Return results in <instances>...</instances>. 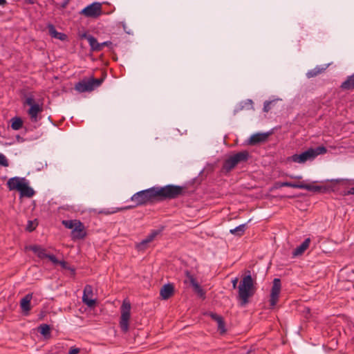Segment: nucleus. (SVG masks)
I'll return each mask as SVG.
<instances>
[{
    "label": "nucleus",
    "instance_id": "79ce46f5",
    "mask_svg": "<svg viewBox=\"0 0 354 354\" xmlns=\"http://www.w3.org/2000/svg\"><path fill=\"white\" fill-rule=\"evenodd\" d=\"M6 0H0V6H5L6 4Z\"/></svg>",
    "mask_w": 354,
    "mask_h": 354
},
{
    "label": "nucleus",
    "instance_id": "f704fd0d",
    "mask_svg": "<svg viewBox=\"0 0 354 354\" xmlns=\"http://www.w3.org/2000/svg\"><path fill=\"white\" fill-rule=\"evenodd\" d=\"M272 101H266L263 104V111L268 112L271 109V104H272Z\"/></svg>",
    "mask_w": 354,
    "mask_h": 354
},
{
    "label": "nucleus",
    "instance_id": "f03ea898",
    "mask_svg": "<svg viewBox=\"0 0 354 354\" xmlns=\"http://www.w3.org/2000/svg\"><path fill=\"white\" fill-rule=\"evenodd\" d=\"M6 185L9 190L18 191L21 197L31 198L35 193L25 178L12 177L7 181Z\"/></svg>",
    "mask_w": 354,
    "mask_h": 354
},
{
    "label": "nucleus",
    "instance_id": "cd10ccee",
    "mask_svg": "<svg viewBox=\"0 0 354 354\" xmlns=\"http://www.w3.org/2000/svg\"><path fill=\"white\" fill-rule=\"evenodd\" d=\"M38 330L39 333L44 337L50 336V328L48 324H41L39 326Z\"/></svg>",
    "mask_w": 354,
    "mask_h": 354
},
{
    "label": "nucleus",
    "instance_id": "e433bc0d",
    "mask_svg": "<svg viewBox=\"0 0 354 354\" xmlns=\"http://www.w3.org/2000/svg\"><path fill=\"white\" fill-rule=\"evenodd\" d=\"M35 225L34 223L31 221H29L28 224L27 225V230L28 231L31 232L33 230H35Z\"/></svg>",
    "mask_w": 354,
    "mask_h": 354
},
{
    "label": "nucleus",
    "instance_id": "5701e85b",
    "mask_svg": "<svg viewBox=\"0 0 354 354\" xmlns=\"http://www.w3.org/2000/svg\"><path fill=\"white\" fill-rule=\"evenodd\" d=\"M210 316L214 320H215L217 322L218 330L221 333L225 332V324L222 317L216 313H211Z\"/></svg>",
    "mask_w": 354,
    "mask_h": 354
},
{
    "label": "nucleus",
    "instance_id": "423d86ee",
    "mask_svg": "<svg viewBox=\"0 0 354 354\" xmlns=\"http://www.w3.org/2000/svg\"><path fill=\"white\" fill-rule=\"evenodd\" d=\"M327 149L324 146H319L315 149L310 148L300 154H294L291 156L292 161L297 163H304L307 160L315 159L318 155L324 154Z\"/></svg>",
    "mask_w": 354,
    "mask_h": 354
},
{
    "label": "nucleus",
    "instance_id": "c9c22d12",
    "mask_svg": "<svg viewBox=\"0 0 354 354\" xmlns=\"http://www.w3.org/2000/svg\"><path fill=\"white\" fill-rule=\"evenodd\" d=\"M101 50L103 49L104 46L110 47L112 48V42L110 41H104L102 43H100Z\"/></svg>",
    "mask_w": 354,
    "mask_h": 354
},
{
    "label": "nucleus",
    "instance_id": "a19ab883",
    "mask_svg": "<svg viewBox=\"0 0 354 354\" xmlns=\"http://www.w3.org/2000/svg\"><path fill=\"white\" fill-rule=\"evenodd\" d=\"M347 194H351V195L354 194V187L349 189V190L347 192Z\"/></svg>",
    "mask_w": 354,
    "mask_h": 354
},
{
    "label": "nucleus",
    "instance_id": "bb28decb",
    "mask_svg": "<svg viewBox=\"0 0 354 354\" xmlns=\"http://www.w3.org/2000/svg\"><path fill=\"white\" fill-rule=\"evenodd\" d=\"M32 250L34 251L41 259L47 258L48 256V254L46 252V250L39 246L35 245L32 247Z\"/></svg>",
    "mask_w": 354,
    "mask_h": 354
},
{
    "label": "nucleus",
    "instance_id": "c85d7f7f",
    "mask_svg": "<svg viewBox=\"0 0 354 354\" xmlns=\"http://www.w3.org/2000/svg\"><path fill=\"white\" fill-rule=\"evenodd\" d=\"M324 71V68H321L318 66L315 67V68L310 70L307 72L306 76L308 78H311L316 77L317 75L322 73Z\"/></svg>",
    "mask_w": 354,
    "mask_h": 354
},
{
    "label": "nucleus",
    "instance_id": "6e6552de",
    "mask_svg": "<svg viewBox=\"0 0 354 354\" xmlns=\"http://www.w3.org/2000/svg\"><path fill=\"white\" fill-rule=\"evenodd\" d=\"M104 79H95L91 77L88 80H83L75 84V88L80 93L90 92L100 86Z\"/></svg>",
    "mask_w": 354,
    "mask_h": 354
},
{
    "label": "nucleus",
    "instance_id": "7ed1b4c3",
    "mask_svg": "<svg viewBox=\"0 0 354 354\" xmlns=\"http://www.w3.org/2000/svg\"><path fill=\"white\" fill-rule=\"evenodd\" d=\"M131 201L135 203L133 207L141 206L158 201L156 187L136 192L131 197Z\"/></svg>",
    "mask_w": 354,
    "mask_h": 354
},
{
    "label": "nucleus",
    "instance_id": "72a5a7b5",
    "mask_svg": "<svg viewBox=\"0 0 354 354\" xmlns=\"http://www.w3.org/2000/svg\"><path fill=\"white\" fill-rule=\"evenodd\" d=\"M0 165L3 167H8L9 165V162L6 157L0 153Z\"/></svg>",
    "mask_w": 354,
    "mask_h": 354
},
{
    "label": "nucleus",
    "instance_id": "dca6fc26",
    "mask_svg": "<svg viewBox=\"0 0 354 354\" xmlns=\"http://www.w3.org/2000/svg\"><path fill=\"white\" fill-rule=\"evenodd\" d=\"M160 231H152L145 239L136 244V248L139 250H143L147 248V245L151 243L159 234Z\"/></svg>",
    "mask_w": 354,
    "mask_h": 354
},
{
    "label": "nucleus",
    "instance_id": "37998d69",
    "mask_svg": "<svg viewBox=\"0 0 354 354\" xmlns=\"http://www.w3.org/2000/svg\"><path fill=\"white\" fill-rule=\"evenodd\" d=\"M290 177L291 178H295V179H301V176H290Z\"/></svg>",
    "mask_w": 354,
    "mask_h": 354
},
{
    "label": "nucleus",
    "instance_id": "2f4dec72",
    "mask_svg": "<svg viewBox=\"0 0 354 354\" xmlns=\"http://www.w3.org/2000/svg\"><path fill=\"white\" fill-rule=\"evenodd\" d=\"M185 275L187 277V279L185 281V283L189 282L191 285H192L196 281V279L194 277L193 275L191 274V273L189 271L187 270L185 272Z\"/></svg>",
    "mask_w": 354,
    "mask_h": 354
},
{
    "label": "nucleus",
    "instance_id": "7c9ffc66",
    "mask_svg": "<svg viewBox=\"0 0 354 354\" xmlns=\"http://www.w3.org/2000/svg\"><path fill=\"white\" fill-rule=\"evenodd\" d=\"M194 290L200 296V297H204L205 296V292L203 290V288L200 286V285L198 283L197 281H196L192 285Z\"/></svg>",
    "mask_w": 354,
    "mask_h": 354
},
{
    "label": "nucleus",
    "instance_id": "2eb2a0df",
    "mask_svg": "<svg viewBox=\"0 0 354 354\" xmlns=\"http://www.w3.org/2000/svg\"><path fill=\"white\" fill-rule=\"evenodd\" d=\"M269 133H257L250 136L248 143L250 145H256L259 143L264 142L267 140Z\"/></svg>",
    "mask_w": 354,
    "mask_h": 354
},
{
    "label": "nucleus",
    "instance_id": "4be33fe9",
    "mask_svg": "<svg viewBox=\"0 0 354 354\" xmlns=\"http://www.w3.org/2000/svg\"><path fill=\"white\" fill-rule=\"evenodd\" d=\"M341 88L348 91L354 89V73L348 76L347 79L342 83Z\"/></svg>",
    "mask_w": 354,
    "mask_h": 354
},
{
    "label": "nucleus",
    "instance_id": "aec40b11",
    "mask_svg": "<svg viewBox=\"0 0 354 354\" xmlns=\"http://www.w3.org/2000/svg\"><path fill=\"white\" fill-rule=\"evenodd\" d=\"M48 28L49 34L51 37L58 39L61 41H64L66 39L67 36L64 33L57 32L53 25H48Z\"/></svg>",
    "mask_w": 354,
    "mask_h": 354
},
{
    "label": "nucleus",
    "instance_id": "ddd939ff",
    "mask_svg": "<svg viewBox=\"0 0 354 354\" xmlns=\"http://www.w3.org/2000/svg\"><path fill=\"white\" fill-rule=\"evenodd\" d=\"M281 281L279 279H274L270 292V305L272 308L274 307L278 302L279 294L281 292Z\"/></svg>",
    "mask_w": 354,
    "mask_h": 354
},
{
    "label": "nucleus",
    "instance_id": "4468645a",
    "mask_svg": "<svg viewBox=\"0 0 354 354\" xmlns=\"http://www.w3.org/2000/svg\"><path fill=\"white\" fill-rule=\"evenodd\" d=\"M92 296L93 288L90 285H86L84 288L82 301L88 307H92L95 304V300L91 299Z\"/></svg>",
    "mask_w": 354,
    "mask_h": 354
},
{
    "label": "nucleus",
    "instance_id": "9b49d317",
    "mask_svg": "<svg viewBox=\"0 0 354 354\" xmlns=\"http://www.w3.org/2000/svg\"><path fill=\"white\" fill-rule=\"evenodd\" d=\"M277 187H289L292 188H299L306 189L308 191L314 192H321L323 189H325L323 187L313 185L311 184H305L303 183H296L291 182H278L277 183Z\"/></svg>",
    "mask_w": 354,
    "mask_h": 354
},
{
    "label": "nucleus",
    "instance_id": "ea45409f",
    "mask_svg": "<svg viewBox=\"0 0 354 354\" xmlns=\"http://www.w3.org/2000/svg\"><path fill=\"white\" fill-rule=\"evenodd\" d=\"M88 37H93V36L91 35H88L87 33H84L81 35L82 39L84 38V39H86L87 40H88Z\"/></svg>",
    "mask_w": 354,
    "mask_h": 354
},
{
    "label": "nucleus",
    "instance_id": "a878e982",
    "mask_svg": "<svg viewBox=\"0 0 354 354\" xmlns=\"http://www.w3.org/2000/svg\"><path fill=\"white\" fill-rule=\"evenodd\" d=\"M132 207L131 206H128V207H113L111 209H102L101 211H100V213L101 214H106V215H109V214H114V213H116L118 212H120V211H122V210H124V209H130Z\"/></svg>",
    "mask_w": 354,
    "mask_h": 354
},
{
    "label": "nucleus",
    "instance_id": "a211bd4d",
    "mask_svg": "<svg viewBox=\"0 0 354 354\" xmlns=\"http://www.w3.org/2000/svg\"><path fill=\"white\" fill-rule=\"evenodd\" d=\"M174 288L171 283L164 285L160 291L162 299H168L174 293Z\"/></svg>",
    "mask_w": 354,
    "mask_h": 354
},
{
    "label": "nucleus",
    "instance_id": "0eeeda50",
    "mask_svg": "<svg viewBox=\"0 0 354 354\" xmlns=\"http://www.w3.org/2000/svg\"><path fill=\"white\" fill-rule=\"evenodd\" d=\"M249 153L246 151L236 153L225 160L223 168L226 171H230L234 169L239 163L247 161Z\"/></svg>",
    "mask_w": 354,
    "mask_h": 354
},
{
    "label": "nucleus",
    "instance_id": "393cba45",
    "mask_svg": "<svg viewBox=\"0 0 354 354\" xmlns=\"http://www.w3.org/2000/svg\"><path fill=\"white\" fill-rule=\"evenodd\" d=\"M246 230V224H241L234 229H231L230 232L232 234L236 235L239 236H242Z\"/></svg>",
    "mask_w": 354,
    "mask_h": 354
},
{
    "label": "nucleus",
    "instance_id": "473e14b6",
    "mask_svg": "<svg viewBox=\"0 0 354 354\" xmlns=\"http://www.w3.org/2000/svg\"><path fill=\"white\" fill-rule=\"evenodd\" d=\"M47 258L54 264H61L62 266H64L65 264L64 261H58L56 257L53 254H48Z\"/></svg>",
    "mask_w": 354,
    "mask_h": 354
},
{
    "label": "nucleus",
    "instance_id": "c03bdc74",
    "mask_svg": "<svg viewBox=\"0 0 354 354\" xmlns=\"http://www.w3.org/2000/svg\"><path fill=\"white\" fill-rule=\"evenodd\" d=\"M26 2H28V3H33V1L32 0H25Z\"/></svg>",
    "mask_w": 354,
    "mask_h": 354
},
{
    "label": "nucleus",
    "instance_id": "6ab92c4d",
    "mask_svg": "<svg viewBox=\"0 0 354 354\" xmlns=\"http://www.w3.org/2000/svg\"><path fill=\"white\" fill-rule=\"evenodd\" d=\"M310 243V239L307 238L298 247H297L292 252L293 257H297L303 254V253L308 249Z\"/></svg>",
    "mask_w": 354,
    "mask_h": 354
},
{
    "label": "nucleus",
    "instance_id": "f257e3e1",
    "mask_svg": "<svg viewBox=\"0 0 354 354\" xmlns=\"http://www.w3.org/2000/svg\"><path fill=\"white\" fill-rule=\"evenodd\" d=\"M246 273L247 274L242 278L238 286L237 298L241 306L248 303L249 298L252 297L256 291L255 281L251 276L250 271L248 270Z\"/></svg>",
    "mask_w": 354,
    "mask_h": 354
},
{
    "label": "nucleus",
    "instance_id": "412c9836",
    "mask_svg": "<svg viewBox=\"0 0 354 354\" xmlns=\"http://www.w3.org/2000/svg\"><path fill=\"white\" fill-rule=\"evenodd\" d=\"M243 109H254L253 102L252 100L248 99L241 102L234 110V114Z\"/></svg>",
    "mask_w": 354,
    "mask_h": 354
},
{
    "label": "nucleus",
    "instance_id": "9d476101",
    "mask_svg": "<svg viewBox=\"0 0 354 354\" xmlns=\"http://www.w3.org/2000/svg\"><path fill=\"white\" fill-rule=\"evenodd\" d=\"M131 304L124 299L121 306V317L120 326L123 332H127L129 330V321L131 317Z\"/></svg>",
    "mask_w": 354,
    "mask_h": 354
},
{
    "label": "nucleus",
    "instance_id": "58836bf2",
    "mask_svg": "<svg viewBox=\"0 0 354 354\" xmlns=\"http://www.w3.org/2000/svg\"><path fill=\"white\" fill-rule=\"evenodd\" d=\"M80 353V349L77 348H71L69 350L68 354H78Z\"/></svg>",
    "mask_w": 354,
    "mask_h": 354
},
{
    "label": "nucleus",
    "instance_id": "f3484780",
    "mask_svg": "<svg viewBox=\"0 0 354 354\" xmlns=\"http://www.w3.org/2000/svg\"><path fill=\"white\" fill-rule=\"evenodd\" d=\"M32 299V294H27L20 301V307L24 315H27L31 310L30 301Z\"/></svg>",
    "mask_w": 354,
    "mask_h": 354
},
{
    "label": "nucleus",
    "instance_id": "c756f323",
    "mask_svg": "<svg viewBox=\"0 0 354 354\" xmlns=\"http://www.w3.org/2000/svg\"><path fill=\"white\" fill-rule=\"evenodd\" d=\"M23 122L21 118H15L12 120L11 127L14 130H19L22 127Z\"/></svg>",
    "mask_w": 354,
    "mask_h": 354
},
{
    "label": "nucleus",
    "instance_id": "a18cd8bd",
    "mask_svg": "<svg viewBox=\"0 0 354 354\" xmlns=\"http://www.w3.org/2000/svg\"><path fill=\"white\" fill-rule=\"evenodd\" d=\"M64 6L67 4V2H64Z\"/></svg>",
    "mask_w": 354,
    "mask_h": 354
},
{
    "label": "nucleus",
    "instance_id": "4c0bfd02",
    "mask_svg": "<svg viewBox=\"0 0 354 354\" xmlns=\"http://www.w3.org/2000/svg\"><path fill=\"white\" fill-rule=\"evenodd\" d=\"M238 282H239L238 277H235V278L232 279V288L234 289H236V288H238V286H237Z\"/></svg>",
    "mask_w": 354,
    "mask_h": 354
},
{
    "label": "nucleus",
    "instance_id": "b1692460",
    "mask_svg": "<svg viewBox=\"0 0 354 354\" xmlns=\"http://www.w3.org/2000/svg\"><path fill=\"white\" fill-rule=\"evenodd\" d=\"M88 42L90 45L91 50L92 51L99 52L101 51L100 43L97 42V39L93 37H88Z\"/></svg>",
    "mask_w": 354,
    "mask_h": 354
},
{
    "label": "nucleus",
    "instance_id": "39448f33",
    "mask_svg": "<svg viewBox=\"0 0 354 354\" xmlns=\"http://www.w3.org/2000/svg\"><path fill=\"white\" fill-rule=\"evenodd\" d=\"M158 200L176 198L183 194V187L178 185H168L164 187H156Z\"/></svg>",
    "mask_w": 354,
    "mask_h": 354
},
{
    "label": "nucleus",
    "instance_id": "49530a36",
    "mask_svg": "<svg viewBox=\"0 0 354 354\" xmlns=\"http://www.w3.org/2000/svg\"><path fill=\"white\" fill-rule=\"evenodd\" d=\"M64 6L67 4V2H64Z\"/></svg>",
    "mask_w": 354,
    "mask_h": 354
},
{
    "label": "nucleus",
    "instance_id": "1a4fd4ad",
    "mask_svg": "<svg viewBox=\"0 0 354 354\" xmlns=\"http://www.w3.org/2000/svg\"><path fill=\"white\" fill-rule=\"evenodd\" d=\"M24 104L30 106L28 114L31 121L37 122L39 120L38 115L43 111L42 104L35 102L33 95H28L26 97Z\"/></svg>",
    "mask_w": 354,
    "mask_h": 354
},
{
    "label": "nucleus",
    "instance_id": "20e7f679",
    "mask_svg": "<svg viewBox=\"0 0 354 354\" xmlns=\"http://www.w3.org/2000/svg\"><path fill=\"white\" fill-rule=\"evenodd\" d=\"M62 225L67 229L71 230V236L73 240L84 239L86 236L84 225L79 220H63Z\"/></svg>",
    "mask_w": 354,
    "mask_h": 354
},
{
    "label": "nucleus",
    "instance_id": "f8f14e48",
    "mask_svg": "<svg viewBox=\"0 0 354 354\" xmlns=\"http://www.w3.org/2000/svg\"><path fill=\"white\" fill-rule=\"evenodd\" d=\"M102 4L94 2L82 10L80 14L86 17L97 18L102 15Z\"/></svg>",
    "mask_w": 354,
    "mask_h": 354
}]
</instances>
